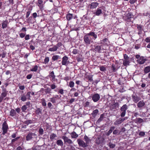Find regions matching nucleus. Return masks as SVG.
<instances>
[{"mask_svg":"<svg viewBox=\"0 0 150 150\" xmlns=\"http://www.w3.org/2000/svg\"><path fill=\"white\" fill-rule=\"evenodd\" d=\"M36 136V134L35 133L30 132L28 133L26 137V140L28 141L32 140L33 139L35 138Z\"/></svg>","mask_w":150,"mask_h":150,"instance_id":"7ed1b4c3","label":"nucleus"},{"mask_svg":"<svg viewBox=\"0 0 150 150\" xmlns=\"http://www.w3.org/2000/svg\"><path fill=\"white\" fill-rule=\"evenodd\" d=\"M50 101L52 102V103H56V99L54 98L53 97L52 98H50Z\"/></svg>","mask_w":150,"mask_h":150,"instance_id":"09e8293b","label":"nucleus"},{"mask_svg":"<svg viewBox=\"0 0 150 150\" xmlns=\"http://www.w3.org/2000/svg\"><path fill=\"white\" fill-rule=\"evenodd\" d=\"M7 98H6L4 99V98L0 96V103L2 102L4 100H6Z\"/></svg>","mask_w":150,"mask_h":150,"instance_id":"6e6d98bb","label":"nucleus"},{"mask_svg":"<svg viewBox=\"0 0 150 150\" xmlns=\"http://www.w3.org/2000/svg\"><path fill=\"white\" fill-rule=\"evenodd\" d=\"M62 139L63 140L64 143L71 144H73V142L67 137L63 135L62 136Z\"/></svg>","mask_w":150,"mask_h":150,"instance_id":"39448f33","label":"nucleus"},{"mask_svg":"<svg viewBox=\"0 0 150 150\" xmlns=\"http://www.w3.org/2000/svg\"><path fill=\"white\" fill-rule=\"evenodd\" d=\"M8 24V21L7 20L3 21L2 23V27L3 29L6 28Z\"/></svg>","mask_w":150,"mask_h":150,"instance_id":"2eb2a0df","label":"nucleus"},{"mask_svg":"<svg viewBox=\"0 0 150 150\" xmlns=\"http://www.w3.org/2000/svg\"><path fill=\"white\" fill-rule=\"evenodd\" d=\"M74 82L73 81H70L69 83V86L71 88H73L74 87Z\"/></svg>","mask_w":150,"mask_h":150,"instance_id":"603ef678","label":"nucleus"},{"mask_svg":"<svg viewBox=\"0 0 150 150\" xmlns=\"http://www.w3.org/2000/svg\"><path fill=\"white\" fill-rule=\"evenodd\" d=\"M38 67L37 65L35 66L34 67L31 69V71H36L38 69Z\"/></svg>","mask_w":150,"mask_h":150,"instance_id":"ea45409f","label":"nucleus"},{"mask_svg":"<svg viewBox=\"0 0 150 150\" xmlns=\"http://www.w3.org/2000/svg\"><path fill=\"white\" fill-rule=\"evenodd\" d=\"M145 135V133L143 132H141L139 133V135L141 136H144Z\"/></svg>","mask_w":150,"mask_h":150,"instance_id":"4d7b16f0","label":"nucleus"},{"mask_svg":"<svg viewBox=\"0 0 150 150\" xmlns=\"http://www.w3.org/2000/svg\"><path fill=\"white\" fill-rule=\"evenodd\" d=\"M137 0H130L129 2L130 4H132L134 3Z\"/></svg>","mask_w":150,"mask_h":150,"instance_id":"338daca9","label":"nucleus"},{"mask_svg":"<svg viewBox=\"0 0 150 150\" xmlns=\"http://www.w3.org/2000/svg\"><path fill=\"white\" fill-rule=\"evenodd\" d=\"M84 139L85 142L86 144L88 145L89 143L91 142V139L86 135H85L84 137Z\"/></svg>","mask_w":150,"mask_h":150,"instance_id":"a211bd4d","label":"nucleus"},{"mask_svg":"<svg viewBox=\"0 0 150 150\" xmlns=\"http://www.w3.org/2000/svg\"><path fill=\"white\" fill-rule=\"evenodd\" d=\"M7 92L6 89L4 88L3 90V92L0 96L4 98L6 96Z\"/></svg>","mask_w":150,"mask_h":150,"instance_id":"412c9836","label":"nucleus"},{"mask_svg":"<svg viewBox=\"0 0 150 150\" xmlns=\"http://www.w3.org/2000/svg\"><path fill=\"white\" fill-rule=\"evenodd\" d=\"M119 105L118 103H115L112 105V107L113 109H117L119 108Z\"/></svg>","mask_w":150,"mask_h":150,"instance_id":"bb28decb","label":"nucleus"},{"mask_svg":"<svg viewBox=\"0 0 150 150\" xmlns=\"http://www.w3.org/2000/svg\"><path fill=\"white\" fill-rule=\"evenodd\" d=\"M98 4L99 3L97 2H93L89 4V6L90 9H94L96 8Z\"/></svg>","mask_w":150,"mask_h":150,"instance_id":"9d476101","label":"nucleus"},{"mask_svg":"<svg viewBox=\"0 0 150 150\" xmlns=\"http://www.w3.org/2000/svg\"><path fill=\"white\" fill-rule=\"evenodd\" d=\"M56 144L59 146H60L61 147L62 146L64 145V143L61 139H58L56 141Z\"/></svg>","mask_w":150,"mask_h":150,"instance_id":"4be33fe9","label":"nucleus"},{"mask_svg":"<svg viewBox=\"0 0 150 150\" xmlns=\"http://www.w3.org/2000/svg\"><path fill=\"white\" fill-rule=\"evenodd\" d=\"M68 57L66 56H65L62 58V65H67L69 63V61H68Z\"/></svg>","mask_w":150,"mask_h":150,"instance_id":"0eeeda50","label":"nucleus"},{"mask_svg":"<svg viewBox=\"0 0 150 150\" xmlns=\"http://www.w3.org/2000/svg\"><path fill=\"white\" fill-rule=\"evenodd\" d=\"M51 89H54L57 87V86L55 85L54 84H52L50 86Z\"/></svg>","mask_w":150,"mask_h":150,"instance_id":"864d4df0","label":"nucleus"},{"mask_svg":"<svg viewBox=\"0 0 150 150\" xmlns=\"http://www.w3.org/2000/svg\"><path fill=\"white\" fill-rule=\"evenodd\" d=\"M123 122V120L122 119V118L120 117L116 120L114 123V125H117L121 124Z\"/></svg>","mask_w":150,"mask_h":150,"instance_id":"f8f14e48","label":"nucleus"},{"mask_svg":"<svg viewBox=\"0 0 150 150\" xmlns=\"http://www.w3.org/2000/svg\"><path fill=\"white\" fill-rule=\"evenodd\" d=\"M50 76L52 77V80L54 81L55 79V76L54 75V73L53 71H52L50 73Z\"/></svg>","mask_w":150,"mask_h":150,"instance_id":"a19ab883","label":"nucleus"},{"mask_svg":"<svg viewBox=\"0 0 150 150\" xmlns=\"http://www.w3.org/2000/svg\"><path fill=\"white\" fill-rule=\"evenodd\" d=\"M26 96L25 94L22 95L21 97V100L23 101H25L26 100Z\"/></svg>","mask_w":150,"mask_h":150,"instance_id":"c756f323","label":"nucleus"},{"mask_svg":"<svg viewBox=\"0 0 150 150\" xmlns=\"http://www.w3.org/2000/svg\"><path fill=\"white\" fill-rule=\"evenodd\" d=\"M102 13V10L100 8H98L96 11L94 13V14L97 16H99Z\"/></svg>","mask_w":150,"mask_h":150,"instance_id":"5701e85b","label":"nucleus"},{"mask_svg":"<svg viewBox=\"0 0 150 150\" xmlns=\"http://www.w3.org/2000/svg\"><path fill=\"white\" fill-rule=\"evenodd\" d=\"M57 137V135L56 134L54 133L50 135V139L51 140H53L55 138Z\"/></svg>","mask_w":150,"mask_h":150,"instance_id":"72a5a7b5","label":"nucleus"},{"mask_svg":"<svg viewBox=\"0 0 150 150\" xmlns=\"http://www.w3.org/2000/svg\"><path fill=\"white\" fill-rule=\"evenodd\" d=\"M101 43L104 45H105L107 44L108 39L107 38H105L103 40H101Z\"/></svg>","mask_w":150,"mask_h":150,"instance_id":"7c9ffc66","label":"nucleus"},{"mask_svg":"<svg viewBox=\"0 0 150 150\" xmlns=\"http://www.w3.org/2000/svg\"><path fill=\"white\" fill-rule=\"evenodd\" d=\"M130 63L129 59H125L123 60V64L125 66H127L129 65Z\"/></svg>","mask_w":150,"mask_h":150,"instance_id":"b1692460","label":"nucleus"},{"mask_svg":"<svg viewBox=\"0 0 150 150\" xmlns=\"http://www.w3.org/2000/svg\"><path fill=\"white\" fill-rule=\"evenodd\" d=\"M104 117V115L103 114H102L100 115V118L98 120L97 122H100L101 121H102L103 118Z\"/></svg>","mask_w":150,"mask_h":150,"instance_id":"4c0bfd02","label":"nucleus"},{"mask_svg":"<svg viewBox=\"0 0 150 150\" xmlns=\"http://www.w3.org/2000/svg\"><path fill=\"white\" fill-rule=\"evenodd\" d=\"M132 97L133 101L135 103H137L141 99L139 96L136 95H133Z\"/></svg>","mask_w":150,"mask_h":150,"instance_id":"1a4fd4ad","label":"nucleus"},{"mask_svg":"<svg viewBox=\"0 0 150 150\" xmlns=\"http://www.w3.org/2000/svg\"><path fill=\"white\" fill-rule=\"evenodd\" d=\"M70 135L72 138L76 139L78 137V135L74 131L71 132Z\"/></svg>","mask_w":150,"mask_h":150,"instance_id":"aec40b11","label":"nucleus"},{"mask_svg":"<svg viewBox=\"0 0 150 150\" xmlns=\"http://www.w3.org/2000/svg\"><path fill=\"white\" fill-rule=\"evenodd\" d=\"M49 61V58L48 57H46L43 63L45 64H46L48 63Z\"/></svg>","mask_w":150,"mask_h":150,"instance_id":"49530a36","label":"nucleus"},{"mask_svg":"<svg viewBox=\"0 0 150 150\" xmlns=\"http://www.w3.org/2000/svg\"><path fill=\"white\" fill-rule=\"evenodd\" d=\"M88 34V35H89V36H93L94 40L96 39L97 37V35L94 32H90Z\"/></svg>","mask_w":150,"mask_h":150,"instance_id":"6ab92c4d","label":"nucleus"},{"mask_svg":"<svg viewBox=\"0 0 150 150\" xmlns=\"http://www.w3.org/2000/svg\"><path fill=\"white\" fill-rule=\"evenodd\" d=\"M24 123L27 125L33 123V121L31 120H28L24 121Z\"/></svg>","mask_w":150,"mask_h":150,"instance_id":"37998d69","label":"nucleus"},{"mask_svg":"<svg viewBox=\"0 0 150 150\" xmlns=\"http://www.w3.org/2000/svg\"><path fill=\"white\" fill-rule=\"evenodd\" d=\"M99 68L100 70L102 71H104L106 70V68L103 66L100 67Z\"/></svg>","mask_w":150,"mask_h":150,"instance_id":"8fccbe9b","label":"nucleus"},{"mask_svg":"<svg viewBox=\"0 0 150 150\" xmlns=\"http://www.w3.org/2000/svg\"><path fill=\"white\" fill-rule=\"evenodd\" d=\"M25 39L26 40H28L30 39V35H27L25 37Z\"/></svg>","mask_w":150,"mask_h":150,"instance_id":"774afa93","label":"nucleus"},{"mask_svg":"<svg viewBox=\"0 0 150 150\" xmlns=\"http://www.w3.org/2000/svg\"><path fill=\"white\" fill-rule=\"evenodd\" d=\"M108 145L109 146L110 148L113 149L115 146V144H113L111 142L108 144Z\"/></svg>","mask_w":150,"mask_h":150,"instance_id":"473e14b6","label":"nucleus"},{"mask_svg":"<svg viewBox=\"0 0 150 150\" xmlns=\"http://www.w3.org/2000/svg\"><path fill=\"white\" fill-rule=\"evenodd\" d=\"M25 34L23 33H21L19 34L21 38H23L25 36Z\"/></svg>","mask_w":150,"mask_h":150,"instance_id":"5fc2aeb1","label":"nucleus"},{"mask_svg":"<svg viewBox=\"0 0 150 150\" xmlns=\"http://www.w3.org/2000/svg\"><path fill=\"white\" fill-rule=\"evenodd\" d=\"M62 43L60 42H58L56 45V46H57V48H58V47H59L62 46Z\"/></svg>","mask_w":150,"mask_h":150,"instance_id":"680f3d73","label":"nucleus"},{"mask_svg":"<svg viewBox=\"0 0 150 150\" xmlns=\"http://www.w3.org/2000/svg\"><path fill=\"white\" fill-rule=\"evenodd\" d=\"M51 89L50 88L48 87L45 89V92L46 94H49L51 93Z\"/></svg>","mask_w":150,"mask_h":150,"instance_id":"c9c22d12","label":"nucleus"},{"mask_svg":"<svg viewBox=\"0 0 150 150\" xmlns=\"http://www.w3.org/2000/svg\"><path fill=\"white\" fill-rule=\"evenodd\" d=\"M43 1L42 0H38L37 5L41 9L43 8Z\"/></svg>","mask_w":150,"mask_h":150,"instance_id":"f3484780","label":"nucleus"},{"mask_svg":"<svg viewBox=\"0 0 150 150\" xmlns=\"http://www.w3.org/2000/svg\"><path fill=\"white\" fill-rule=\"evenodd\" d=\"M77 142L79 146L85 148L88 146V144L84 142L81 139H79L77 140Z\"/></svg>","mask_w":150,"mask_h":150,"instance_id":"20e7f679","label":"nucleus"},{"mask_svg":"<svg viewBox=\"0 0 150 150\" xmlns=\"http://www.w3.org/2000/svg\"><path fill=\"white\" fill-rule=\"evenodd\" d=\"M32 76V75L31 74H29L27 75L26 76V78L28 79H30Z\"/></svg>","mask_w":150,"mask_h":150,"instance_id":"052dcab7","label":"nucleus"},{"mask_svg":"<svg viewBox=\"0 0 150 150\" xmlns=\"http://www.w3.org/2000/svg\"><path fill=\"white\" fill-rule=\"evenodd\" d=\"M136 121L137 122L140 123L144 122L143 119L140 118H137L136 119Z\"/></svg>","mask_w":150,"mask_h":150,"instance_id":"f704fd0d","label":"nucleus"},{"mask_svg":"<svg viewBox=\"0 0 150 150\" xmlns=\"http://www.w3.org/2000/svg\"><path fill=\"white\" fill-rule=\"evenodd\" d=\"M27 108L28 107H26V105H24L21 108L22 111L23 112H25V111Z\"/></svg>","mask_w":150,"mask_h":150,"instance_id":"79ce46f5","label":"nucleus"},{"mask_svg":"<svg viewBox=\"0 0 150 150\" xmlns=\"http://www.w3.org/2000/svg\"><path fill=\"white\" fill-rule=\"evenodd\" d=\"M73 18V14L71 13L67 14L66 16V18L68 21L71 20Z\"/></svg>","mask_w":150,"mask_h":150,"instance_id":"cd10ccee","label":"nucleus"},{"mask_svg":"<svg viewBox=\"0 0 150 150\" xmlns=\"http://www.w3.org/2000/svg\"><path fill=\"white\" fill-rule=\"evenodd\" d=\"M59 57L58 55H54L52 57V59L53 61H55L57 60Z\"/></svg>","mask_w":150,"mask_h":150,"instance_id":"58836bf2","label":"nucleus"},{"mask_svg":"<svg viewBox=\"0 0 150 150\" xmlns=\"http://www.w3.org/2000/svg\"><path fill=\"white\" fill-rule=\"evenodd\" d=\"M38 132L40 135H42L44 133L43 129L41 128H40L39 129Z\"/></svg>","mask_w":150,"mask_h":150,"instance_id":"de8ad7c7","label":"nucleus"},{"mask_svg":"<svg viewBox=\"0 0 150 150\" xmlns=\"http://www.w3.org/2000/svg\"><path fill=\"white\" fill-rule=\"evenodd\" d=\"M98 112V109H96L93 111L91 114L93 117H95L96 115Z\"/></svg>","mask_w":150,"mask_h":150,"instance_id":"2f4dec72","label":"nucleus"},{"mask_svg":"<svg viewBox=\"0 0 150 150\" xmlns=\"http://www.w3.org/2000/svg\"><path fill=\"white\" fill-rule=\"evenodd\" d=\"M145 41L146 42H149L150 43V38L147 37L145 39Z\"/></svg>","mask_w":150,"mask_h":150,"instance_id":"13d9d810","label":"nucleus"},{"mask_svg":"<svg viewBox=\"0 0 150 150\" xmlns=\"http://www.w3.org/2000/svg\"><path fill=\"white\" fill-rule=\"evenodd\" d=\"M42 105L43 106H46L47 105L46 103L45 100V99L43 98L42 100Z\"/></svg>","mask_w":150,"mask_h":150,"instance_id":"3c124183","label":"nucleus"},{"mask_svg":"<svg viewBox=\"0 0 150 150\" xmlns=\"http://www.w3.org/2000/svg\"><path fill=\"white\" fill-rule=\"evenodd\" d=\"M2 129L3 131H8V125L6 121L4 122L3 124Z\"/></svg>","mask_w":150,"mask_h":150,"instance_id":"4468645a","label":"nucleus"},{"mask_svg":"<svg viewBox=\"0 0 150 150\" xmlns=\"http://www.w3.org/2000/svg\"><path fill=\"white\" fill-rule=\"evenodd\" d=\"M36 112L38 115L41 114V110L40 108H37L36 110Z\"/></svg>","mask_w":150,"mask_h":150,"instance_id":"a18cd8bd","label":"nucleus"},{"mask_svg":"<svg viewBox=\"0 0 150 150\" xmlns=\"http://www.w3.org/2000/svg\"><path fill=\"white\" fill-rule=\"evenodd\" d=\"M120 132L118 129H116L114 130L113 132V134H120Z\"/></svg>","mask_w":150,"mask_h":150,"instance_id":"e433bc0d","label":"nucleus"},{"mask_svg":"<svg viewBox=\"0 0 150 150\" xmlns=\"http://www.w3.org/2000/svg\"><path fill=\"white\" fill-rule=\"evenodd\" d=\"M57 47L56 46V45H54V46L51 48H50L48 50L49 51L51 52H54L57 50Z\"/></svg>","mask_w":150,"mask_h":150,"instance_id":"a878e982","label":"nucleus"},{"mask_svg":"<svg viewBox=\"0 0 150 150\" xmlns=\"http://www.w3.org/2000/svg\"><path fill=\"white\" fill-rule=\"evenodd\" d=\"M124 59H129V58L128 57L127 54H125L124 55Z\"/></svg>","mask_w":150,"mask_h":150,"instance_id":"bf43d9fd","label":"nucleus"},{"mask_svg":"<svg viewBox=\"0 0 150 150\" xmlns=\"http://www.w3.org/2000/svg\"><path fill=\"white\" fill-rule=\"evenodd\" d=\"M128 109V106L126 104L124 105L120 109V116L121 117H124L126 113V111Z\"/></svg>","mask_w":150,"mask_h":150,"instance_id":"f257e3e1","label":"nucleus"},{"mask_svg":"<svg viewBox=\"0 0 150 150\" xmlns=\"http://www.w3.org/2000/svg\"><path fill=\"white\" fill-rule=\"evenodd\" d=\"M103 139L102 137L97 138L96 140V143L97 144H102L103 141Z\"/></svg>","mask_w":150,"mask_h":150,"instance_id":"ddd939ff","label":"nucleus"},{"mask_svg":"<svg viewBox=\"0 0 150 150\" xmlns=\"http://www.w3.org/2000/svg\"><path fill=\"white\" fill-rule=\"evenodd\" d=\"M147 59L143 57H141L139 59L137 60V62L140 64H143L146 61Z\"/></svg>","mask_w":150,"mask_h":150,"instance_id":"6e6552de","label":"nucleus"},{"mask_svg":"<svg viewBox=\"0 0 150 150\" xmlns=\"http://www.w3.org/2000/svg\"><path fill=\"white\" fill-rule=\"evenodd\" d=\"M150 71V67L147 66L144 69V73L146 74Z\"/></svg>","mask_w":150,"mask_h":150,"instance_id":"c85d7f7f","label":"nucleus"},{"mask_svg":"<svg viewBox=\"0 0 150 150\" xmlns=\"http://www.w3.org/2000/svg\"><path fill=\"white\" fill-rule=\"evenodd\" d=\"M103 49L102 45H96L95 46L94 50L96 52L98 53L101 52V50Z\"/></svg>","mask_w":150,"mask_h":150,"instance_id":"9b49d317","label":"nucleus"},{"mask_svg":"<svg viewBox=\"0 0 150 150\" xmlns=\"http://www.w3.org/2000/svg\"><path fill=\"white\" fill-rule=\"evenodd\" d=\"M145 105V103L143 100L140 101L137 104V105L138 108H141Z\"/></svg>","mask_w":150,"mask_h":150,"instance_id":"dca6fc26","label":"nucleus"},{"mask_svg":"<svg viewBox=\"0 0 150 150\" xmlns=\"http://www.w3.org/2000/svg\"><path fill=\"white\" fill-rule=\"evenodd\" d=\"M137 28L139 32L138 33L139 34H141V33H140V32H141L142 30V26L140 25H138Z\"/></svg>","mask_w":150,"mask_h":150,"instance_id":"c03bdc74","label":"nucleus"},{"mask_svg":"<svg viewBox=\"0 0 150 150\" xmlns=\"http://www.w3.org/2000/svg\"><path fill=\"white\" fill-rule=\"evenodd\" d=\"M100 98V95L98 93L94 94L92 96V100L94 102H97Z\"/></svg>","mask_w":150,"mask_h":150,"instance_id":"423d86ee","label":"nucleus"},{"mask_svg":"<svg viewBox=\"0 0 150 150\" xmlns=\"http://www.w3.org/2000/svg\"><path fill=\"white\" fill-rule=\"evenodd\" d=\"M72 53L74 54H76L78 53V50L76 49H74L73 50Z\"/></svg>","mask_w":150,"mask_h":150,"instance_id":"e2e57ef3","label":"nucleus"},{"mask_svg":"<svg viewBox=\"0 0 150 150\" xmlns=\"http://www.w3.org/2000/svg\"><path fill=\"white\" fill-rule=\"evenodd\" d=\"M16 114L15 110L13 109H11L10 112V115L12 117H13Z\"/></svg>","mask_w":150,"mask_h":150,"instance_id":"393cba45","label":"nucleus"},{"mask_svg":"<svg viewBox=\"0 0 150 150\" xmlns=\"http://www.w3.org/2000/svg\"><path fill=\"white\" fill-rule=\"evenodd\" d=\"M83 39L84 43L86 45H90L91 42L92 41V39L89 35H88V34L84 36Z\"/></svg>","mask_w":150,"mask_h":150,"instance_id":"f03ea898","label":"nucleus"},{"mask_svg":"<svg viewBox=\"0 0 150 150\" xmlns=\"http://www.w3.org/2000/svg\"><path fill=\"white\" fill-rule=\"evenodd\" d=\"M25 87L24 85L19 86V88L21 90H23L25 89Z\"/></svg>","mask_w":150,"mask_h":150,"instance_id":"0e129e2a","label":"nucleus"},{"mask_svg":"<svg viewBox=\"0 0 150 150\" xmlns=\"http://www.w3.org/2000/svg\"><path fill=\"white\" fill-rule=\"evenodd\" d=\"M58 93H60L62 95H63L64 93V90L62 89H60Z\"/></svg>","mask_w":150,"mask_h":150,"instance_id":"69168bd1","label":"nucleus"}]
</instances>
